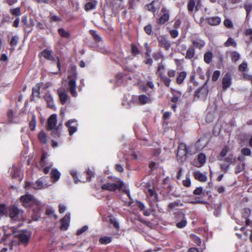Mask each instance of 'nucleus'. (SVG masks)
Wrapping results in <instances>:
<instances>
[{"label":"nucleus","instance_id":"58","mask_svg":"<svg viewBox=\"0 0 252 252\" xmlns=\"http://www.w3.org/2000/svg\"><path fill=\"white\" fill-rule=\"evenodd\" d=\"M248 67L247 63L243 62L239 66V70L241 72H244L246 70Z\"/></svg>","mask_w":252,"mask_h":252},{"label":"nucleus","instance_id":"2","mask_svg":"<svg viewBox=\"0 0 252 252\" xmlns=\"http://www.w3.org/2000/svg\"><path fill=\"white\" fill-rule=\"evenodd\" d=\"M77 73L76 70V67H72L69 70L67 76L68 82L66 86V90L73 97H77L78 94L76 91Z\"/></svg>","mask_w":252,"mask_h":252},{"label":"nucleus","instance_id":"41","mask_svg":"<svg viewBox=\"0 0 252 252\" xmlns=\"http://www.w3.org/2000/svg\"><path fill=\"white\" fill-rule=\"evenodd\" d=\"M213 134L215 136H219L220 133V123L218 122L215 126L213 130Z\"/></svg>","mask_w":252,"mask_h":252},{"label":"nucleus","instance_id":"4","mask_svg":"<svg viewBox=\"0 0 252 252\" xmlns=\"http://www.w3.org/2000/svg\"><path fill=\"white\" fill-rule=\"evenodd\" d=\"M30 237L31 234L27 231L20 233L18 236L15 237L13 240H11L9 245L10 248L12 250L15 246L20 244L26 246L29 241Z\"/></svg>","mask_w":252,"mask_h":252},{"label":"nucleus","instance_id":"24","mask_svg":"<svg viewBox=\"0 0 252 252\" xmlns=\"http://www.w3.org/2000/svg\"><path fill=\"white\" fill-rule=\"evenodd\" d=\"M207 20L210 25L213 26L219 25L220 22V18L218 16L208 18Z\"/></svg>","mask_w":252,"mask_h":252},{"label":"nucleus","instance_id":"11","mask_svg":"<svg viewBox=\"0 0 252 252\" xmlns=\"http://www.w3.org/2000/svg\"><path fill=\"white\" fill-rule=\"evenodd\" d=\"M65 126L68 128L70 135H72L77 130L78 124L77 120L75 119L68 120L65 123Z\"/></svg>","mask_w":252,"mask_h":252},{"label":"nucleus","instance_id":"8","mask_svg":"<svg viewBox=\"0 0 252 252\" xmlns=\"http://www.w3.org/2000/svg\"><path fill=\"white\" fill-rule=\"evenodd\" d=\"M206 82L201 87L195 92L194 99L204 100L206 99L208 94V88Z\"/></svg>","mask_w":252,"mask_h":252},{"label":"nucleus","instance_id":"49","mask_svg":"<svg viewBox=\"0 0 252 252\" xmlns=\"http://www.w3.org/2000/svg\"><path fill=\"white\" fill-rule=\"evenodd\" d=\"M62 124H60L56 128L53 129V131L52 132V135L55 138L59 137L60 135V132L59 131L60 126H62Z\"/></svg>","mask_w":252,"mask_h":252},{"label":"nucleus","instance_id":"1","mask_svg":"<svg viewBox=\"0 0 252 252\" xmlns=\"http://www.w3.org/2000/svg\"><path fill=\"white\" fill-rule=\"evenodd\" d=\"M21 201L23 203V205L26 208L32 207L33 212L36 214L35 218L33 219L37 220L38 218L40 217V214L36 212L40 210L41 208L40 202L37 199H35L34 196L30 194H26L22 195L21 198Z\"/></svg>","mask_w":252,"mask_h":252},{"label":"nucleus","instance_id":"40","mask_svg":"<svg viewBox=\"0 0 252 252\" xmlns=\"http://www.w3.org/2000/svg\"><path fill=\"white\" fill-rule=\"evenodd\" d=\"M244 8L246 11L247 17H248L252 9V3L250 1H246L244 3Z\"/></svg>","mask_w":252,"mask_h":252},{"label":"nucleus","instance_id":"28","mask_svg":"<svg viewBox=\"0 0 252 252\" xmlns=\"http://www.w3.org/2000/svg\"><path fill=\"white\" fill-rule=\"evenodd\" d=\"M61 173L57 169H54L51 172V177L54 182L57 181L60 178Z\"/></svg>","mask_w":252,"mask_h":252},{"label":"nucleus","instance_id":"23","mask_svg":"<svg viewBox=\"0 0 252 252\" xmlns=\"http://www.w3.org/2000/svg\"><path fill=\"white\" fill-rule=\"evenodd\" d=\"M52 53V51L51 50L45 49L42 52V56L49 61H55V59L53 57Z\"/></svg>","mask_w":252,"mask_h":252},{"label":"nucleus","instance_id":"38","mask_svg":"<svg viewBox=\"0 0 252 252\" xmlns=\"http://www.w3.org/2000/svg\"><path fill=\"white\" fill-rule=\"evenodd\" d=\"M58 33L60 35L63 37L69 38L70 37V33L69 32L65 31L63 28L59 29Z\"/></svg>","mask_w":252,"mask_h":252},{"label":"nucleus","instance_id":"42","mask_svg":"<svg viewBox=\"0 0 252 252\" xmlns=\"http://www.w3.org/2000/svg\"><path fill=\"white\" fill-rule=\"evenodd\" d=\"M55 210L52 208L48 207L46 211V214L50 217L53 216L55 219L57 218V216L55 214Z\"/></svg>","mask_w":252,"mask_h":252},{"label":"nucleus","instance_id":"10","mask_svg":"<svg viewBox=\"0 0 252 252\" xmlns=\"http://www.w3.org/2000/svg\"><path fill=\"white\" fill-rule=\"evenodd\" d=\"M186 145L184 143H180L178 146L177 153V158L178 161L183 162L187 158Z\"/></svg>","mask_w":252,"mask_h":252},{"label":"nucleus","instance_id":"55","mask_svg":"<svg viewBox=\"0 0 252 252\" xmlns=\"http://www.w3.org/2000/svg\"><path fill=\"white\" fill-rule=\"evenodd\" d=\"M194 146L193 145H189L188 146H186V155H192L194 153H195V151H194L192 150L193 147Z\"/></svg>","mask_w":252,"mask_h":252},{"label":"nucleus","instance_id":"15","mask_svg":"<svg viewBox=\"0 0 252 252\" xmlns=\"http://www.w3.org/2000/svg\"><path fill=\"white\" fill-rule=\"evenodd\" d=\"M70 217L69 214H66L65 216L61 220L60 228L62 230H66L69 226Z\"/></svg>","mask_w":252,"mask_h":252},{"label":"nucleus","instance_id":"34","mask_svg":"<svg viewBox=\"0 0 252 252\" xmlns=\"http://www.w3.org/2000/svg\"><path fill=\"white\" fill-rule=\"evenodd\" d=\"M36 126V117L34 114H32L31 120L29 123V127L31 130H34Z\"/></svg>","mask_w":252,"mask_h":252},{"label":"nucleus","instance_id":"44","mask_svg":"<svg viewBox=\"0 0 252 252\" xmlns=\"http://www.w3.org/2000/svg\"><path fill=\"white\" fill-rule=\"evenodd\" d=\"M203 140V139L200 138L195 143V147L196 148L197 150H200L206 146V144L202 143Z\"/></svg>","mask_w":252,"mask_h":252},{"label":"nucleus","instance_id":"5","mask_svg":"<svg viewBox=\"0 0 252 252\" xmlns=\"http://www.w3.org/2000/svg\"><path fill=\"white\" fill-rule=\"evenodd\" d=\"M6 215L13 220H22L23 218V211L16 205H12L6 208Z\"/></svg>","mask_w":252,"mask_h":252},{"label":"nucleus","instance_id":"63","mask_svg":"<svg viewBox=\"0 0 252 252\" xmlns=\"http://www.w3.org/2000/svg\"><path fill=\"white\" fill-rule=\"evenodd\" d=\"M161 80L164 83L165 86L167 87H169L171 80L169 78H168L167 76H165L162 78Z\"/></svg>","mask_w":252,"mask_h":252},{"label":"nucleus","instance_id":"26","mask_svg":"<svg viewBox=\"0 0 252 252\" xmlns=\"http://www.w3.org/2000/svg\"><path fill=\"white\" fill-rule=\"evenodd\" d=\"M251 214V210L248 208H245L242 211V216L246 219L245 222L246 225H249L250 223V221L248 219V217Z\"/></svg>","mask_w":252,"mask_h":252},{"label":"nucleus","instance_id":"60","mask_svg":"<svg viewBox=\"0 0 252 252\" xmlns=\"http://www.w3.org/2000/svg\"><path fill=\"white\" fill-rule=\"evenodd\" d=\"M214 119V115L211 113H209L207 114L206 118V121L208 123H211Z\"/></svg>","mask_w":252,"mask_h":252},{"label":"nucleus","instance_id":"39","mask_svg":"<svg viewBox=\"0 0 252 252\" xmlns=\"http://www.w3.org/2000/svg\"><path fill=\"white\" fill-rule=\"evenodd\" d=\"M169 14L168 13H164L158 19V23L160 24H163L169 20Z\"/></svg>","mask_w":252,"mask_h":252},{"label":"nucleus","instance_id":"25","mask_svg":"<svg viewBox=\"0 0 252 252\" xmlns=\"http://www.w3.org/2000/svg\"><path fill=\"white\" fill-rule=\"evenodd\" d=\"M38 139L40 142L43 144H46L48 141V136L47 134L43 131H40L38 135Z\"/></svg>","mask_w":252,"mask_h":252},{"label":"nucleus","instance_id":"30","mask_svg":"<svg viewBox=\"0 0 252 252\" xmlns=\"http://www.w3.org/2000/svg\"><path fill=\"white\" fill-rule=\"evenodd\" d=\"M197 160L200 164V166L204 165L206 161V157L204 154L200 153L197 156ZM196 166L199 167V165H195Z\"/></svg>","mask_w":252,"mask_h":252},{"label":"nucleus","instance_id":"13","mask_svg":"<svg viewBox=\"0 0 252 252\" xmlns=\"http://www.w3.org/2000/svg\"><path fill=\"white\" fill-rule=\"evenodd\" d=\"M159 45L160 47L168 50L171 46L169 40L163 36H160L158 38Z\"/></svg>","mask_w":252,"mask_h":252},{"label":"nucleus","instance_id":"47","mask_svg":"<svg viewBox=\"0 0 252 252\" xmlns=\"http://www.w3.org/2000/svg\"><path fill=\"white\" fill-rule=\"evenodd\" d=\"M224 45L226 47L232 46L235 47L236 46V43L234 41V39L231 37H229L225 42Z\"/></svg>","mask_w":252,"mask_h":252},{"label":"nucleus","instance_id":"53","mask_svg":"<svg viewBox=\"0 0 252 252\" xmlns=\"http://www.w3.org/2000/svg\"><path fill=\"white\" fill-rule=\"evenodd\" d=\"M183 185L186 187H189L191 185V181L189 178V174L186 175V178L183 181Z\"/></svg>","mask_w":252,"mask_h":252},{"label":"nucleus","instance_id":"6","mask_svg":"<svg viewBox=\"0 0 252 252\" xmlns=\"http://www.w3.org/2000/svg\"><path fill=\"white\" fill-rule=\"evenodd\" d=\"M48 158L47 154L44 152L41 158L40 166L38 167L39 169L42 170L45 174H47L53 165V162Z\"/></svg>","mask_w":252,"mask_h":252},{"label":"nucleus","instance_id":"33","mask_svg":"<svg viewBox=\"0 0 252 252\" xmlns=\"http://www.w3.org/2000/svg\"><path fill=\"white\" fill-rule=\"evenodd\" d=\"M90 33L93 36L94 40L96 43H99L102 42V38L95 31L90 30Z\"/></svg>","mask_w":252,"mask_h":252},{"label":"nucleus","instance_id":"3","mask_svg":"<svg viewBox=\"0 0 252 252\" xmlns=\"http://www.w3.org/2000/svg\"><path fill=\"white\" fill-rule=\"evenodd\" d=\"M101 188L104 190L114 192L116 190L125 191L126 190V187L123 181L118 178H114L112 182L106 183L103 184Z\"/></svg>","mask_w":252,"mask_h":252},{"label":"nucleus","instance_id":"51","mask_svg":"<svg viewBox=\"0 0 252 252\" xmlns=\"http://www.w3.org/2000/svg\"><path fill=\"white\" fill-rule=\"evenodd\" d=\"M224 25L228 29H231L233 27V24L231 20L228 19H226L223 22Z\"/></svg>","mask_w":252,"mask_h":252},{"label":"nucleus","instance_id":"37","mask_svg":"<svg viewBox=\"0 0 252 252\" xmlns=\"http://www.w3.org/2000/svg\"><path fill=\"white\" fill-rule=\"evenodd\" d=\"M195 7L196 10H198L197 6H195V0H189L188 3V10L189 12H192Z\"/></svg>","mask_w":252,"mask_h":252},{"label":"nucleus","instance_id":"19","mask_svg":"<svg viewBox=\"0 0 252 252\" xmlns=\"http://www.w3.org/2000/svg\"><path fill=\"white\" fill-rule=\"evenodd\" d=\"M17 113V110L16 109H9L7 113V117L8 119V122L10 124H14L16 123V122L15 120V115Z\"/></svg>","mask_w":252,"mask_h":252},{"label":"nucleus","instance_id":"59","mask_svg":"<svg viewBox=\"0 0 252 252\" xmlns=\"http://www.w3.org/2000/svg\"><path fill=\"white\" fill-rule=\"evenodd\" d=\"M220 72L219 70L215 71L213 74L212 80L213 81H216L220 77Z\"/></svg>","mask_w":252,"mask_h":252},{"label":"nucleus","instance_id":"36","mask_svg":"<svg viewBox=\"0 0 252 252\" xmlns=\"http://www.w3.org/2000/svg\"><path fill=\"white\" fill-rule=\"evenodd\" d=\"M112 241V238L108 236H102L99 239V242L101 244L107 245Z\"/></svg>","mask_w":252,"mask_h":252},{"label":"nucleus","instance_id":"48","mask_svg":"<svg viewBox=\"0 0 252 252\" xmlns=\"http://www.w3.org/2000/svg\"><path fill=\"white\" fill-rule=\"evenodd\" d=\"M205 192H206V193H207L208 192H210V191H209V190H203V189H202V187H198V188H197L194 191H193V193L195 194V195H200L202 193H203V194H204L205 193Z\"/></svg>","mask_w":252,"mask_h":252},{"label":"nucleus","instance_id":"62","mask_svg":"<svg viewBox=\"0 0 252 252\" xmlns=\"http://www.w3.org/2000/svg\"><path fill=\"white\" fill-rule=\"evenodd\" d=\"M144 31L145 32L148 34L150 35L152 32V27L151 25L149 24L144 27Z\"/></svg>","mask_w":252,"mask_h":252},{"label":"nucleus","instance_id":"31","mask_svg":"<svg viewBox=\"0 0 252 252\" xmlns=\"http://www.w3.org/2000/svg\"><path fill=\"white\" fill-rule=\"evenodd\" d=\"M187 76L186 71L181 72L176 78V82L178 84H181Z\"/></svg>","mask_w":252,"mask_h":252},{"label":"nucleus","instance_id":"27","mask_svg":"<svg viewBox=\"0 0 252 252\" xmlns=\"http://www.w3.org/2000/svg\"><path fill=\"white\" fill-rule=\"evenodd\" d=\"M195 49L193 46H190L187 50L185 58L186 59H191L195 55Z\"/></svg>","mask_w":252,"mask_h":252},{"label":"nucleus","instance_id":"14","mask_svg":"<svg viewBox=\"0 0 252 252\" xmlns=\"http://www.w3.org/2000/svg\"><path fill=\"white\" fill-rule=\"evenodd\" d=\"M232 83V76L230 73L225 74L222 80L223 89L226 90L231 85Z\"/></svg>","mask_w":252,"mask_h":252},{"label":"nucleus","instance_id":"9","mask_svg":"<svg viewBox=\"0 0 252 252\" xmlns=\"http://www.w3.org/2000/svg\"><path fill=\"white\" fill-rule=\"evenodd\" d=\"M48 187L47 183L43 180L41 179L38 180L35 183L26 182L25 186V188L31 187L35 189H42Z\"/></svg>","mask_w":252,"mask_h":252},{"label":"nucleus","instance_id":"57","mask_svg":"<svg viewBox=\"0 0 252 252\" xmlns=\"http://www.w3.org/2000/svg\"><path fill=\"white\" fill-rule=\"evenodd\" d=\"M153 58L155 60L158 61L163 58V55L160 51L155 52L153 54Z\"/></svg>","mask_w":252,"mask_h":252},{"label":"nucleus","instance_id":"21","mask_svg":"<svg viewBox=\"0 0 252 252\" xmlns=\"http://www.w3.org/2000/svg\"><path fill=\"white\" fill-rule=\"evenodd\" d=\"M44 98L46 100L47 106L51 109L55 108V105L53 101V98L52 95L49 93H47L44 96Z\"/></svg>","mask_w":252,"mask_h":252},{"label":"nucleus","instance_id":"50","mask_svg":"<svg viewBox=\"0 0 252 252\" xmlns=\"http://www.w3.org/2000/svg\"><path fill=\"white\" fill-rule=\"evenodd\" d=\"M19 37L17 35L13 36L10 41V44L11 46L15 47L18 42Z\"/></svg>","mask_w":252,"mask_h":252},{"label":"nucleus","instance_id":"61","mask_svg":"<svg viewBox=\"0 0 252 252\" xmlns=\"http://www.w3.org/2000/svg\"><path fill=\"white\" fill-rule=\"evenodd\" d=\"M88 229V227L87 225H84L82 228L79 229L77 230L76 234L77 235H80L82 234L83 233L85 232L86 231H87Z\"/></svg>","mask_w":252,"mask_h":252},{"label":"nucleus","instance_id":"46","mask_svg":"<svg viewBox=\"0 0 252 252\" xmlns=\"http://www.w3.org/2000/svg\"><path fill=\"white\" fill-rule=\"evenodd\" d=\"M40 94L39 93V87L38 85H36L34 87L32 88V100H33L34 97H38Z\"/></svg>","mask_w":252,"mask_h":252},{"label":"nucleus","instance_id":"7","mask_svg":"<svg viewBox=\"0 0 252 252\" xmlns=\"http://www.w3.org/2000/svg\"><path fill=\"white\" fill-rule=\"evenodd\" d=\"M175 218L177 221L176 226L178 228H183L187 224V219L185 214L181 211H178L174 213Z\"/></svg>","mask_w":252,"mask_h":252},{"label":"nucleus","instance_id":"18","mask_svg":"<svg viewBox=\"0 0 252 252\" xmlns=\"http://www.w3.org/2000/svg\"><path fill=\"white\" fill-rule=\"evenodd\" d=\"M58 93L61 103L63 104H65L68 98V95L67 93L62 89H60L58 90Z\"/></svg>","mask_w":252,"mask_h":252},{"label":"nucleus","instance_id":"12","mask_svg":"<svg viewBox=\"0 0 252 252\" xmlns=\"http://www.w3.org/2000/svg\"><path fill=\"white\" fill-rule=\"evenodd\" d=\"M57 117L56 114H52L49 118L47 122V129L51 130L54 129L57 125Z\"/></svg>","mask_w":252,"mask_h":252},{"label":"nucleus","instance_id":"52","mask_svg":"<svg viewBox=\"0 0 252 252\" xmlns=\"http://www.w3.org/2000/svg\"><path fill=\"white\" fill-rule=\"evenodd\" d=\"M154 1H153L151 3L146 5V8L149 11L155 12L156 11V9L154 6Z\"/></svg>","mask_w":252,"mask_h":252},{"label":"nucleus","instance_id":"56","mask_svg":"<svg viewBox=\"0 0 252 252\" xmlns=\"http://www.w3.org/2000/svg\"><path fill=\"white\" fill-rule=\"evenodd\" d=\"M70 173L72 175V177L74 180V182L76 184H77L80 181L78 180L77 176V171L75 170H71Z\"/></svg>","mask_w":252,"mask_h":252},{"label":"nucleus","instance_id":"64","mask_svg":"<svg viewBox=\"0 0 252 252\" xmlns=\"http://www.w3.org/2000/svg\"><path fill=\"white\" fill-rule=\"evenodd\" d=\"M243 78L244 79L247 81H249L252 83V75L248 73H244L243 74Z\"/></svg>","mask_w":252,"mask_h":252},{"label":"nucleus","instance_id":"17","mask_svg":"<svg viewBox=\"0 0 252 252\" xmlns=\"http://www.w3.org/2000/svg\"><path fill=\"white\" fill-rule=\"evenodd\" d=\"M97 3V0L89 1L85 4L84 9L86 11L93 10L96 9Z\"/></svg>","mask_w":252,"mask_h":252},{"label":"nucleus","instance_id":"29","mask_svg":"<svg viewBox=\"0 0 252 252\" xmlns=\"http://www.w3.org/2000/svg\"><path fill=\"white\" fill-rule=\"evenodd\" d=\"M10 172L13 178H17L20 177V170L19 167L16 166H13L11 169Z\"/></svg>","mask_w":252,"mask_h":252},{"label":"nucleus","instance_id":"45","mask_svg":"<svg viewBox=\"0 0 252 252\" xmlns=\"http://www.w3.org/2000/svg\"><path fill=\"white\" fill-rule=\"evenodd\" d=\"M10 13L15 16H19L21 15V8L19 7L11 9Z\"/></svg>","mask_w":252,"mask_h":252},{"label":"nucleus","instance_id":"43","mask_svg":"<svg viewBox=\"0 0 252 252\" xmlns=\"http://www.w3.org/2000/svg\"><path fill=\"white\" fill-rule=\"evenodd\" d=\"M173 97L171 98V101L174 103H176L178 100L179 98L181 96V94L179 92H174L172 93Z\"/></svg>","mask_w":252,"mask_h":252},{"label":"nucleus","instance_id":"54","mask_svg":"<svg viewBox=\"0 0 252 252\" xmlns=\"http://www.w3.org/2000/svg\"><path fill=\"white\" fill-rule=\"evenodd\" d=\"M231 60L233 62H236L240 58V55L236 52H233L231 53Z\"/></svg>","mask_w":252,"mask_h":252},{"label":"nucleus","instance_id":"32","mask_svg":"<svg viewBox=\"0 0 252 252\" xmlns=\"http://www.w3.org/2000/svg\"><path fill=\"white\" fill-rule=\"evenodd\" d=\"M99 43L98 45H96L97 50L104 54L108 53L109 50L105 47L103 42Z\"/></svg>","mask_w":252,"mask_h":252},{"label":"nucleus","instance_id":"16","mask_svg":"<svg viewBox=\"0 0 252 252\" xmlns=\"http://www.w3.org/2000/svg\"><path fill=\"white\" fill-rule=\"evenodd\" d=\"M191 42L194 48H196L200 50L202 49L205 45V42L204 40L200 39H192Z\"/></svg>","mask_w":252,"mask_h":252},{"label":"nucleus","instance_id":"20","mask_svg":"<svg viewBox=\"0 0 252 252\" xmlns=\"http://www.w3.org/2000/svg\"><path fill=\"white\" fill-rule=\"evenodd\" d=\"M195 179L200 182H206L207 179L206 175L199 171H195L193 172Z\"/></svg>","mask_w":252,"mask_h":252},{"label":"nucleus","instance_id":"22","mask_svg":"<svg viewBox=\"0 0 252 252\" xmlns=\"http://www.w3.org/2000/svg\"><path fill=\"white\" fill-rule=\"evenodd\" d=\"M138 100L140 104L142 105L150 103L152 101L151 97L147 96L145 94H141L139 95Z\"/></svg>","mask_w":252,"mask_h":252},{"label":"nucleus","instance_id":"35","mask_svg":"<svg viewBox=\"0 0 252 252\" xmlns=\"http://www.w3.org/2000/svg\"><path fill=\"white\" fill-rule=\"evenodd\" d=\"M213 56L212 52L210 51L206 52L204 55V62L208 64L210 63L212 61Z\"/></svg>","mask_w":252,"mask_h":252}]
</instances>
